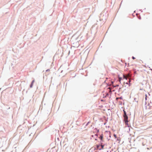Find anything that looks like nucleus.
Returning a JSON list of instances; mask_svg holds the SVG:
<instances>
[{
    "label": "nucleus",
    "mask_w": 152,
    "mask_h": 152,
    "mask_svg": "<svg viewBox=\"0 0 152 152\" xmlns=\"http://www.w3.org/2000/svg\"><path fill=\"white\" fill-rule=\"evenodd\" d=\"M125 131L128 133L130 131V128L129 126H126L125 127Z\"/></svg>",
    "instance_id": "f257e3e1"
},
{
    "label": "nucleus",
    "mask_w": 152,
    "mask_h": 152,
    "mask_svg": "<svg viewBox=\"0 0 152 152\" xmlns=\"http://www.w3.org/2000/svg\"><path fill=\"white\" fill-rule=\"evenodd\" d=\"M103 134H102L100 135L99 137V138L100 140V143H102V142L104 141V140H103Z\"/></svg>",
    "instance_id": "f03ea898"
},
{
    "label": "nucleus",
    "mask_w": 152,
    "mask_h": 152,
    "mask_svg": "<svg viewBox=\"0 0 152 152\" xmlns=\"http://www.w3.org/2000/svg\"><path fill=\"white\" fill-rule=\"evenodd\" d=\"M102 20H96V22L98 23V24H99L101 26L103 25L104 24V23L102 22Z\"/></svg>",
    "instance_id": "7ed1b4c3"
},
{
    "label": "nucleus",
    "mask_w": 152,
    "mask_h": 152,
    "mask_svg": "<svg viewBox=\"0 0 152 152\" xmlns=\"http://www.w3.org/2000/svg\"><path fill=\"white\" fill-rule=\"evenodd\" d=\"M34 82H35V80H34V79L32 81L31 84L30 85V86H29L30 87V88H32L33 87V85H34Z\"/></svg>",
    "instance_id": "20e7f679"
},
{
    "label": "nucleus",
    "mask_w": 152,
    "mask_h": 152,
    "mask_svg": "<svg viewBox=\"0 0 152 152\" xmlns=\"http://www.w3.org/2000/svg\"><path fill=\"white\" fill-rule=\"evenodd\" d=\"M124 123L126 125V126H129L128 120H126L124 122Z\"/></svg>",
    "instance_id": "39448f33"
},
{
    "label": "nucleus",
    "mask_w": 152,
    "mask_h": 152,
    "mask_svg": "<svg viewBox=\"0 0 152 152\" xmlns=\"http://www.w3.org/2000/svg\"><path fill=\"white\" fill-rule=\"evenodd\" d=\"M91 123V121H88L86 124L85 126L84 127L85 128H86V126H87L88 125Z\"/></svg>",
    "instance_id": "423d86ee"
},
{
    "label": "nucleus",
    "mask_w": 152,
    "mask_h": 152,
    "mask_svg": "<svg viewBox=\"0 0 152 152\" xmlns=\"http://www.w3.org/2000/svg\"><path fill=\"white\" fill-rule=\"evenodd\" d=\"M105 145V144H104V145H101L102 148L99 149V150H101L103 149H104V147Z\"/></svg>",
    "instance_id": "0eeeda50"
},
{
    "label": "nucleus",
    "mask_w": 152,
    "mask_h": 152,
    "mask_svg": "<svg viewBox=\"0 0 152 152\" xmlns=\"http://www.w3.org/2000/svg\"><path fill=\"white\" fill-rule=\"evenodd\" d=\"M105 132H109V134L110 135L109 136V137H111V133L110 132V131H106Z\"/></svg>",
    "instance_id": "6e6552de"
},
{
    "label": "nucleus",
    "mask_w": 152,
    "mask_h": 152,
    "mask_svg": "<svg viewBox=\"0 0 152 152\" xmlns=\"http://www.w3.org/2000/svg\"><path fill=\"white\" fill-rule=\"evenodd\" d=\"M123 111L124 112V116H126V115H127L126 113V111L125 110H123Z\"/></svg>",
    "instance_id": "1a4fd4ad"
},
{
    "label": "nucleus",
    "mask_w": 152,
    "mask_h": 152,
    "mask_svg": "<svg viewBox=\"0 0 152 152\" xmlns=\"http://www.w3.org/2000/svg\"><path fill=\"white\" fill-rule=\"evenodd\" d=\"M94 130H96V132H99V130L98 129H97V128H96L94 129Z\"/></svg>",
    "instance_id": "9d476101"
},
{
    "label": "nucleus",
    "mask_w": 152,
    "mask_h": 152,
    "mask_svg": "<svg viewBox=\"0 0 152 152\" xmlns=\"http://www.w3.org/2000/svg\"><path fill=\"white\" fill-rule=\"evenodd\" d=\"M124 117L126 119V120H128V116L127 115H126V116H124Z\"/></svg>",
    "instance_id": "9b49d317"
},
{
    "label": "nucleus",
    "mask_w": 152,
    "mask_h": 152,
    "mask_svg": "<svg viewBox=\"0 0 152 152\" xmlns=\"http://www.w3.org/2000/svg\"><path fill=\"white\" fill-rule=\"evenodd\" d=\"M121 139L120 137H119V138L117 139L116 141H119L118 143H119L121 141Z\"/></svg>",
    "instance_id": "f8f14e48"
},
{
    "label": "nucleus",
    "mask_w": 152,
    "mask_h": 152,
    "mask_svg": "<svg viewBox=\"0 0 152 152\" xmlns=\"http://www.w3.org/2000/svg\"><path fill=\"white\" fill-rule=\"evenodd\" d=\"M147 105L149 107L148 108V109H151V106H150V103H148Z\"/></svg>",
    "instance_id": "ddd939ff"
},
{
    "label": "nucleus",
    "mask_w": 152,
    "mask_h": 152,
    "mask_svg": "<svg viewBox=\"0 0 152 152\" xmlns=\"http://www.w3.org/2000/svg\"><path fill=\"white\" fill-rule=\"evenodd\" d=\"M98 24V23H95L94 25H93L92 26V27H91V28H93L94 27H95V25H97Z\"/></svg>",
    "instance_id": "4468645a"
},
{
    "label": "nucleus",
    "mask_w": 152,
    "mask_h": 152,
    "mask_svg": "<svg viewBox=\"0 0 152 152\" xmlns=\"http://www.w3.org/2000/svg\"><path fill=\"white\" fill-rule=\"evenodd\" d=\"M145 100L146 101L147 100V94H145Z\"/></svg>",
    "instance_id": "2eb2a0df"
},
{
    "label": "nucleus",
    "mask_w": 152,
    "mask_h": 152,
    "mask_svg": "<svg viewBox=\"0 0 152 152\" xmlns=\"http://www.w3.org/2000/svg\"><path fill=\"white\" fill-rule=\"evenodd\" d=\"M113 136L115 138V139L117 138V137L116 134H113Z\"/></svg>",
    "instance_id": "dca6fc26"
},
{
    "label": "nucleus",
    "mask_w": 152,
    "mask_h": 152,
    "mask_svg": "<svg viewBox=\"0 0 152 152\" xmlns=\"http://www.w3.org/2000/svg\"><path fill=\"white\" fill-rule=\"evenodd\" d=\"M119 86V85L117 84L116 85L114 86V87H118Z\"/></svg>",
    "instance_id": "f3484780"
},
{
    "label": "nucleus",
    "mask_w": 152,
    "mask_h": 152,
    "mask_svg": "<svg viewBox=\"0 0 152 152\" xmlns=\"http://www.w3.org/2000/svg\"><path fill=\"white\" fill-rule=\"evenodd\" d=\"M50 71V69H47L46 70L45 72H49Z\"/></svg>",
    "instance_id": "a211bd4d"
},
{
    "label": "nucleus",
    "mask_w": 152,
    "mask_h": 152,
    "mask_svg": "<svg viewBox=\"0 0 152 152\" xmlns=\"http://www.w3.org/2000/svg\"><path fill=\"white\" fill-rule=\"evenodd\" d=\"M136 99H137L136 98H134V100L135 101L137 102V103H138V101H136Z\"/></svg>",
    "instance_id": "6ab92c4d"
},
{
    "label": "nucleus",
    "mask_w": 152,
    "mask_h": 152,
    "mask_svg": "<svg viewBox=\"0 0 152 152\" xmlns=\"http://www.w3.org/2000/svg\"><path fill=\"white\" fill-rule=\"evenodd\" d=\"M107 121H108V120H107V119L106 120V122H105V123H104V125H106V123H107Z\"/></svg>",
    "instance_id": "aec40b11"
},
{
    "label": "nucleus",
    "mask_w": 152,
    "mask_h": 152,
    "mask_svg": "<svg viewBox=\"0 0 152 152\" xmlns=\"http://www.w3.org/2000/svg\"><path fill=\"white\" fill-rule=\"evenodd\" d=\"M94 136H96V138H97L98 137V134H95Z\"/></svg>",
    "instance_id": "412c9836"
},
{
    "label": "nucleus",
    "mask_w": 152,
    "mask_h": 152,
    "mask_svg": "<svg viewBox=\"0 0 152 152\" xmlns=\"http://www.w3.org/2000/svg\"><path fill=\"white\" fill-rule=\"evenodd\" d=\"M100 145H96V146L97 148H98L99 147V146H100Z\"/></svg>",
    "instance_id": "4be33fe9"
},
{
    "label": "nucleus",
    "mask_w": 152,
    "mask_h": 152,
    "mask_svg": "<svg viewBox=\"0 0 152 152\" xmlns=\"http://www.w3.org/2000/svg\"><path fill=\"white\" fill-rule=\"evenodd\" d=\"M132 59H135V58L134 57V56H132Z\"/></svg>",
    "instance_id": "5701e85b"
},
{
    "label": "nucleus",
    "mask_w": 152,
    "mask_h": 152,
    "mask_svg": "<svg viewBox=\"0 0 152 152\" xmlns=\"http://www.w3.org/2000/svg\"><path fill=\"white\" fill-rule=\"evenodd\" d=\"M109 94H108V93H107V94H106V96H109Z\"/></svg>",
    "instance_id": "b1692460"
},
{
    "label": "nucleus",
    "mask_w": 152,
    "mask_h": 152,
    "mask_svg": "<svg viewBox=\"0 0 152 152\" xmlns=\"http://www.w3.org/2000/svg\"><path fill=\"white\" fill-rule=\"evenodd\" d=\"M120 99H123V97H122V96H121L120 97Z\"/></svg>",
    "instance_id": "393cba45"
},
{
    "label": "nucleus",
    "mask_w": 152,
    "mask_h": 152,
    "mask_svg": "<svg viewBox=\"0 0 152 152\" xmlns=\"http://www.w3.org/2000/svg\"><path fill=\"white\" fill-rule=\"evenodd\" d=\"M106 80H105L104 82V83H106Z\"/></svg>",
    "instance_id": "a878e982"
},
{
    "label": "nucleus",
    "mask_w": 152,
    "mask_h": 152,
    "mask_svg": "<svg viewBox=\"0 0 152 152\" xmlns=\"http://www.w3.org/2000/svg\"><path fill=\"white\" fill-rule=\"evenodd\" d=\"M94 136H95L94 135H92V137H93L94 138Z\"/></svg>",
    "instance_id": "bb28decb"
},
{
    "label": "nucleus",
    "mask_w": 152,
    "mask_h": 152,
    "mask_svg": "<svg viewBox=\"0 0 152 152\" xmlns=\"http://www.w3.org/2000/svg\"><path fill=\"white\" fill-rule=\"evenodd\" d=\"M147 104V102H145V105H146Z\"/></svg>",
    "instance_id": "cd10ccee"
},
{
    "label": "nucleus",
    "mask_w": 152,
    "mask_h": 152,
    "mask_svg": "<svg viewBox=\"0 0 152 152\" xmlns=\"http://www.w3.org/2000/svg\"><path fill=\"white\" fill-rule=\"evenodd\" d=\"M97 138H95V140H96V141L97 140Z\"/></svg>",
    "instance_id": "c85d7f7f"
},
{
    "label": "nucleus",
    "mask_w": 152,
    "mask_h": 152,
    "mask_svg": "<svg viewBox=\"0 0 152 152\" xmlns=\"http://www.w3.org/2000/svg\"><path fill=\"white\" fill-rule=\"evenodd\" d=\"M106 97H107V96H103V97L104 98H106Z\"/></svg>",
    "instance_id": "c756f323"
},
{
    "label": "nucleus",
    "mask_w": 152,
    "mask_h": 152,
    "mask_svg": "<svg viewBox=\"0 0 152 152\" xmlns=\"http://www.w3.org/2000/svg\"><path fill=\"white\" fill-rule=\"evenodd\" d=\"M63 72V70H62L61 71V73H62Z\"/></svg>",
    "instance_id": "7c9ffc66"
},
{
    "label": "nucleus",
    "mask_w": 152,
    "mask_h": 152,
    "mask_svg": "<svg viewBox=\"0 0 152 152\" xmlns=\"http://www.w3.org/2000/svg\"><path fill=\"white\" fill-rule=\"evenodd\" d=\"M148 94L149 96L150 95V94L149 93H148Z\"/></svg>",
    "instance_id": "2f4dec72"
},
{
    "label": "nucleus",
    "mask_w": 152,
    "mask_h": 152,
    "mask_svg": "<svg viewBox=\"0 0 152 152\" xmlns=\"http://www.w3.org/2000/svg\"><path fill=\"white\" fill-rule=\"evenodd\" d=\"M100 107H103V106L102 105H101Z\"/></svg>",
    "instance_id": "473e14b6"
},
{
    "label": "nucleus",
    "mask_w": 152,
    "mask_h": 152,
    "mask_svg": "<svg viewBox=\"0 0 152 152\" xmlns=\"http://www.w3.org/2000/svg\"><path fill=\"white\" fill-rule=\"evenodd\" d=\"M145 109H147V106H145Z\"/></svg>",
    "instance_id": "72a5a7b5"
},
{
    "label": "nucleus",
    "mask_w": 152,
    "mask_h": 152,
    "mask_svg": "<svg viewBox=\"0 0 152 152\" xmlns=\"http://www.w3.org/2000/svg\"><path fill=\"white\" fill-rule=\"evenodd\" d=\"M108 110H111L110 109H108Z\"/></svg>",
    "instance_id": "f704fd0d"
},
{
    "label": "nucleus",
    "mask_w": 152,
    "mask_h": 152,
    "mask_svg": "<svg viewBox=\"0 0 152 152\" xmlns=\"http://www.w3.org/2000/svg\"><path fill=\"white\" fill-rule=\"evenodd\" d=\"M126 84H129V83H126Z\"/></svg>",
    "instance_id": "c9c22d12"
},
{
    "label": "nucleus",
    "mask_w": 152,
    "mask_h": 152,
    "mask_svg": "<svg viewBox=\"0 0 152 152\" xmlns=\"http://www.w3.org/2000/svg\"><path fill=\"white\" fill-rule=\"evenodd\" d=\"M27 92H28V91H26V93H27Z\"/></svg>",
    "instance_id": "e433bc0d"
},
{
    "label": "nucleus",
    "mask_w": 152,
    "mask_h": 152,
    "mask_svg": "<svg viewBox=\"0 0 152 152\" xmlns=\"http://www.w3.org/2000/svg\"><path fill=\"white\" fill-rule=\"evenodd\" d=\"M85 123H84L83 124V125H84L85 124Z\"/></svg>",
    "instance_id": "4c0bfd02"
},
{
    "label": "nucleus",
    "mask_w": 152,
    "mask_h": 152,
    "mask_svg": "<svg viewBox=\"0 0 152 152\" xmlns=\"http://www.w3.org/2000/svg\"><path fill=\"white\" fill-rule=\"evenodd\" d=\"M150 102L151 103V101H150Z\"/></svg>",
    "instance_id": "58836bf2"
},
{
    "label": "nucleus",
    "mask_w": 152,
    "mask_h": 152,
    "mask_svg": "<svg viewBox=\"0 0 152 152\" xmlns=\"http://www.w3.org/2000/svg\"><path fill=\"white\" fill-rule=\"evenodd\" d=\"M98 28V26L96 27V29H97Z\"/></svg>",
    "instance_id": "ea45409f"
},
{
    "label": "nucleus",
    "mask_w": 152,
    "mask_h": 152,
    "mask_svg": "<svg viewBox=\"0 0 152 152\" xmlns=\"http://www.w3.org/2000/svg\"><path fill=\"white\" fill-rule=\"evenodd\" d=\"M130 86V85H129V86Z\"/></svg>",
    "instance_id": "a19ab883"
},
{
    "label": "nucleus",
    "mask_w": 152,
    "mask_h": 152,
    "mask_svg": "<svg viewBox=\"0 0 152 152\" xmlns=\"http://www.w3.org/2000/svg\"><path fill=\"white\" fill-rule=\"evenodd\" d=\"M110 140V139H108V140Z\"/></svg>",
    "instance_id": "79ce46f5"
},
{
    "label": "nucleus",
    "mask_w": 152,
    "mask_h": 152,
    "mask_svg": "<svg viewBox=\"0 0 152 152\" xmlns=\"http://www.w3.org/2000/svg\"><path fill=\"white\" fill-rule=\"evenodd\" d=\"M111 98V97H110V96L109 97V98Z\"/></svg>",
    "instance_id": "37998d69"
},
{
    "label": "nucleus",
    "mask_w": 152,
    "mask_h": 152,
    "mask_svg": "<svg viewBox=\"0 0 152 152\" xmlns=\"http://www.w3.org/2000/svg\"><path fill=\"white\" fill-rule=\"evenodd\" d=\"M140 18H139V19H140Z\"/></svg>",
    "instance_id": "c03bdc74"
}]
</instances>
